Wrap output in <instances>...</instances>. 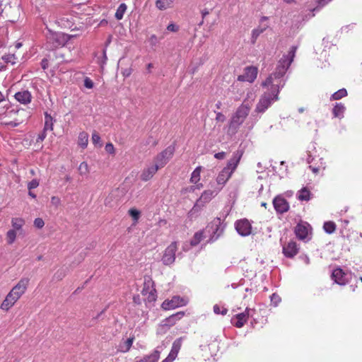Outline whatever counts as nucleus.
I'll use <instances>...</instances> for the list:
<instances>
[{
	"instance_id": "obj_61",
	"label": "nucleus",
	"mask_w": 362,
	"mask_h": 362,
	"mask_svg": "<svg viewBox=\"0 0 362 362\" xmlns=\"http://www.w3.org/2000/svg\"><path fill=\"white\" fill-rule=\"evenodd\" d=\"M216 119L217 121L224 122L226 119V117L221 112H218L216 114Z\"/></svg>"
},
{
	"instance_id": "obj_21",
	"label": "nucleus",
	"mask_w": 362,
	"mask_h": 362,
	"mask_svg": "<svg viewBox=\"0 0 362 362\" xmlns=\"http://www.w3.org/2000/svg\"><path fill=\"white\" fill-rule=\"evenodd\" d=\"M15 98L23 104H28L31 100V94L28 90L20 91L15 94Z\"/></svg>"
},
{
	"instance_id": "obj_9",
	"label": "nucleus",
	"mask_w": 362,
	"mask_h": 362,
	"mask_svg": "<svg viewBox=\"0 0 362 362\" xmlns=\"http://www.w3.org/2000/svg\"><path fill=\"white\" fill-rule=\"evenodd\" d=\"M122 192L119 188L112 190L105 197L104 204L110 208L116 206L119 202Z\"/></svg>"
},
{
	"instance_id": "obj_16",
	"label": "nucleus",
	"mask_w": 362,
	"mask_h": 362,
	"mask_svg": "<svg viewBox=\"0 0 362 362\" xmlns=\"http://www.w3.org/2000/svg\"><path fill=\"white\" fill-rule=\"evenodd\" d=\"M214 197V191H212V190L204 191L202 194L199 199L196 202L193 209H196L197 208H201L206 203H208Z\"/></svg>"
},
{
	"instance_id": "obj_37",
	"label": "nucleus",
	"mask_w": 362,
	"mask_h": 362,
	"mask_svg": "<svg viewBox=\"0 0 362 362\" xmlns=\"http://www.w3.org/2000/svg\"><path fill=\"white\" fill-rule=\"evenodd\" d=\"M66 276V272L63 269H58L53 275L52 279L53 281H61Z\"/></svg>"
},
{
	"instance_id": "obj_8",
	"label": "nucleus",
	"mask_w": 362,
	"mask_h": 362,
	"mask_svg": "<svg viewBox=\"0 0 362 362\" xmlns=\"http://www.w3.org/2000/svg\"><path fill=\"white\" fill-rule=\"evenodd\" d=\"M176 251L177 243L173 242L165 249L162 257V262L165 265H170L175 262Z\"/></svg>"
},
{
	"instance_id": "obj_3",
	"label": "nucleus",
	"mask_w": 362,
	"mask_h": 362,
	"mask_svg": "<svg viewBox=\"0 0 362 362\" xmlns=\"http://www.w3.org/2000/svg\"><path fill=\"white\" fill-rule=\"evenodd\" d=\"M279 92V84L272 85L271 87V93H265L260 98L256 107V111L258 112H263L271 105L272 100H278V93Z\"/></svg>"
},
{
	"instance_id": "obj_29",
	"label": "nucleus",
	"mask_w": 362,
	"mask_h": 362,
	"mask_svg": "<svg viewBox=\"0 0 362 362\" xmlns=\"http://www.w3.org/2000/svg\"><path fill=\"white\" fill-rule=\"evenodd\" d=\"M24 224L25 221L21 218H13L11 220V225L15 230L21 229Z\"/></svg>"
},
{
	"instance_id": "obj_47",
	"label": "nucleus",
	"mask_w": 362,
	"mask_h": 362,
	"mask_svg": "<svg viewBox=\"0 0 362 362\" xmlns=\"http://www.w3.org/2000/svg\"><path fill=\"white\" fill-rule=\"evenodd\" d=\"M156 291L155 290V291L153 292H149L148 293V294L146 296V300L149 302V303H152V302H154L156 300Z\"/></svg>"
},
{
	"instance_id": "obj_1",
	"label": "nucleus",
	"mask_w": 362,
	"mask_h": 362,
	"mask_svg": "<svg viewBox=\"0 0 362 362\" xmlns=\"http://www.w3.org/2000/svg\"><path fill=\"white\" fill-rule=\"evenodd\" d=\"M29 281L30 279L28 278H22L7 294L1 305V308L4 310H9V308H11L25 293L29 284Z\"/></svg>"
},
{
	"instance_id": "obj_12",
	"label": "nucleus",
	"mask_w": 362,
	"mask_h": 362,
	"mask_svg": "<svg viewBox=\"0 0 362 362\" xmlns=\"http://www.w3.org/2000/svg\"><path fill=\"white\" fill-rule=\"evenodd\" d=\"M257 69L255 66H247L245 69L243 74L238 76V80L240 81H247L252 83L257 78Z\"/></svg>"
},
{
	"instance_id": "obj_45",
	"label": "nucleus",
	"mask_w": 362,
	"mask_h": 362,
	"mask_svg": "<svg viewBox=\"0 0 362 362\" xmlns=\"http://www.w3.org/2000/svg\"><path fill=\"white\" fill-rule=\"evenodd\" d=\"M92 141L95 145H99L100 146H102V144L100 143V136L96 132H94L92 134Z\"/></svg>"
},
{
	"instance_id": "obj_15",
	"label": "nucleus",
	"mask_w": 362,
	"mask_h": 362,
	"mask_svg": "<svg viewBox=\"0 0 362 362\" xmlns=\"http://www.w3.org/2000/svg\"><path fill=\"white\" fill-rule=\"evenodd\" d=\"M160 169V168L155 163L151 166L144 168L140 175V178L143 181H148L151 180L153 175L157 173V171Z\"/></svg>"
},
{
	"instance_id": "obj_62",
	"label": "nucleus",
	"mask_w": 362,
	"mask_h": 362,
	"mask_svg": "<svg viewBox=\"0 0 362 362\" xmlns=\"http://www.w3.org/2000/svg\"><path fill=\"white\" fill-rule=\"evenodd\" d=\"M225 152H219L214 155V157L217 159H223L225 158Z\"/></svg>"
},
{
	"instance_id": "obj_32",
	"label": "nucleus",
	"mask_w": 362,
	"mask_h": 362,
	"mask_svg": "<svg viewBox=\"0 0 362 362\" xmlns=\"http://www.w3.org/2000/svg\"><path fill=\"white\" fill-rule=\"evenodd\" d=\"M127 10V5L124 3L121 4L115 13V18L117 20H121L123 18L124 13Z\"/></svg>"
},
{
	"instance_id": "obj_30",
	"label": "nucleus",
	"mask_w": 362,
	"mask_h": 362,
	"mask_svg": "<svg viewBox=\"0 0 362 362\" xmlns=\"http://www.w3.org/2000/svg\"><path fill=\"white\" fill-rule=\"evenodd\" d=\"M88 135L86 132H81L78 136V145L82 148H86L88 145Z\"/></svg>"
},
{
	"instance_id": "obj_26",
	"label": "nucleus",
	"mask_w": 362,
	"mask_h": 362,
	"mask_svg": "<svg viewBox=\"0 0 362 362\" xmlns=\"http://www.w3.org/2000/svg\"><path fill=\"white\" fill-rule=\"evenodd\" d=\"M173 1L171 0H157L156 1V7L161 11L165 10L168 8L171 7Z\"/></svg>"
},
{
	"instance_id": "obj_17",
	"label": "nucleus",
	"mask_w": 362,
	"mask_h": 362,
	"mask_svg": "<svg viewBox=\"0 0 362 362\" xmlns=\"http://www.w3.org/2000/svg\"><path fill=\"white\" fill-rule=\"evenodd\" d=\"M298 249L295 242L291 241L283 247V252L287 257H293L298 253Z\"/></svg>"
},
{
	"instance_id": "obj_34",
	"label": "nucleus",
	"mask_w": 362,
	"mask_h": 362,
	"mask_svg": "<svg viewBox=\"0 0 362 362\" xmlns=\"http://www.w3.org/2000/svg\"><path fill=\"white\" fill-rule=\"evenodd\" d=\"M324 230L329 234L334 233L336 230V224L332 221H327L324 223Z\"/></svg>"
},
{
	"instance_id": "obj_54",
	"label": "nucleus",
	"mask_w": 362,
	"mask_h": 362,
	"mask_svg": "<svg viewBox=\"0 0 362 362\" xmlns=\"http://www.w3.org/2000/svg\"><path fill=\"white\" fill-rule=\"evenodd\" d=\"M281 300V298L276 293L272 294L271 296V301L274 304V305H277L278 303Z\"/></svg>"
},
{
	"instance_id": "obj_13",
	"label": "nucleus",
	"mask_w": 362,
	"mask_h": 362,
	"mask_svg": "<svg viewBox=\"0 0 362 362\" xmlns=\"http://www.w3.org/2000/svg\"><path fill=\"white\" fill-rule=\"evenodd\" d=\"M74 18L71 15H64L57 20V23L63 28L71 29V31L77 30V27L74 26Z\"/></svg>"
},
{
	"instance_id": "obj_11",
	"label": "nucleus",
	"mask_w": 362,
	"mask_h": 362,
	"mask_svg": "<svg viewBox=\"0 0 362 362\" xmlns=\"http://www.w3.org/2000/svg\"><path fill=\"white\" fill-rule=\"evenodd\" d=\"M273 205L276 212L281 214L288 211L289 209L288 202L286 199L279 195L274 199Z\"/></svg>"
},
{
	"instance_id": "obj_48",
	"label": "nucleus",
	"mask_w": 362,
	"mask_h": 362,
	"mask_svg": "<svg viewBox=\"0 0 362 362\" xmlns=\"http://www.w3.org/2000/svg\"><path fill=\"white\" fill-rule=\"evenodd\" d=\"M157 144L158 141L155 139L152 136H149L145 141V145H151L152 146H156Z\"/></svg>"
},
{
	"instance_id": "obj_36",
	"label": "nucleus",
	"mask_w": 362,
	"mask_h": 362,
	"mask_svg": "<svg viewBox=\"0 0 362 362\" xmlns=\"http://www.w3.org/2000/svg\"><path fill=\"white\" fill-rule=\"evenodd\" d=\"M202 168L200 166L195 168L192 172L190 181L193 183H197L200 180V173Z\"/></svg>"
},
{
	"instance_id": "obj_46",
	"label": "nucleus",
	"mask_w": 362,
	"mask_h": 362,
	"mask_svg": "<svg viewBox=\"0 0 362 362\" xmlns=\"http://www.w3.org/2000/svg\"><path fill=\"white\" fill-rule=\"evenodd\" d=\"M227 311L228 310L224 308L221 310L220 307L218 305H215L214 306V312L216 315L221 314L222 315H225L227 314Z\"/></svg>"
},
{
	"instance_id": "obj_50",
	"label": "nucleus",
	"mask_w": 362,
	"mask_h": 362,
	"mask_svg": "<svg viewBox=\"0 0 362 362\" xmlns=\"http://www.w3.org/2000/svg\"><path fill=\"white\" fill-rule=\"evenodd\" d=\"M250 309H246L245 312L243 313H238L236 315H235L233 317H249L250 315H253L252 313H250Z\"/></svg>"
},
{
	"instance_id": "obj_35",
	"label": "nucleus",
	"mask_w": 362,
	"mask_h": 362,
	"mask_svg": "<svg viewBox=\"0 0 362 362\" xmlns=\"http://www.w3.org/2000/svg\"><path fill=\"white\" fill-rule=\"evenodd\" d=\"M347 95V91L345 88H342L335 92L332 95L331 99L334 100H339Z\"/></svg>"
},
{
	"instance_id": "obj_22",
	"label": "nucleus",
	"mask_w": 362,
	"mask_h": 362,
	"mask_svg": "<svg viewBox=\"0 0 362 362\" xmlns=\"http://www.w3.org/2000/svg\"><path fill=\"white\" fill-rule=\"evenodd\" d=\"M134 340V336L132 335L124 341H121L118 346V351L123 353L129 351L132 346Z\"/></svg>"
},
{
	"instance_id": "obj_14",
	"label": "nucleus",
	"mask_w": 362,
	"mask_h": 362,
	"mask_svg": "<svg viewBox=\"0 0 362 362\" xmlns=\"http://www.w3.org/2000/svg\"><path fill=\"white\" fill-rule=\"evenodd\" d=\"M185 303V300L182 298H180L179 296H174L171 300H165L162 303V308L164 310H170L184 305Z\"/></svg>"
},
{
	"instance_id": "obj_4",
	"label": "nucleus",
	"mask_w": 362,
	"mask_h": 362,
	"mask_svg": "<svg viewBox=\"0 0 362 362\" xmlns=\"http://www.w3.org/2000/svg\"><path fill=\"white\" fill-rule=\"evenodd\" d=\"M1 14L10 22L16 21L21 14L20 4L18 0H10L4 5Z\"/></svg>"
},
{
	"instance_id": "obj_7",
	"label": "nucleus",
	"mask_w": 362,
	"mask_h": 362,
	"mask_svg": "<svg viewBox=\"0 0 362 362\" xmlns=\"http://www.w3.org/2000/svg\"><path fill=\"white\" fill-rule=\"evenodd\" d=\"M77 35H68L64 33H52L49 40L52 41L53 47L64 46L71 38Z\"/></svg>"
},
{
	"instance_id": "obj_52",
	"label": "nucleus",
	"mask_w": 362,
	"mask_h": 362,
	"mask_svg": "<svg viewBox=\"0 0 362 362\" xmlns=\"http://www.w3.org/2000/svg\"><path fill=\"white\" fill-rule=\"evenodd\" d=\"M39 185V182L34 179L28 183V187L29 190L36 188Z\"/></svg>"
},
{
	"instance_id": "obj_39",
	"label": "nucleus",
	"mask_w": 362,
	"mask_h": 362,
	"mask_svg": "<svg viewBox=\"0 0 362 362\" xmlns=\"http://www.w3.org/2000/svg\"><path fill=\"white\" fill-rule=\"evenodd\" d=\"M247 322V318H231L230 322L236 327H242Z\"/></svg>"
},
{
	"instance_id": "obj_18",
	"label": "nucleus",
	"mask_w": 362,
	"mask_h": 362,
	"mask_svg": "<svg viewBox=\"0 0 362 362\" xmlns=\"http://www.w3.org/2000/svg\"><path fill=\"white\" fill-rule=\"evenodd\" d=\"M345 273L340 268L334 269L332 272V277L334 281L339 285H345L346 281L344 278Z\"/></svg>"
},
{
	"instance_id": "obj_53",
	"label": "nucleus",
	"mask_w": 362,
	"mask_h": 362,
	"mask_svg": "<svg viewBox=\"0 0 362 362\" xmlns=\"http://www.w3.org/2000/svg\"><path fill=\"white\" fill-rule=\"evenodd\" d=\"M84 86L87 88H92L93 87V83L89 78H86L84 80Z\"/></svg>"
},
{
	"instance_id": "obj_44",
	"label": "nucleus",
	"mask_w": 362,
	"mask_h": 362,
	"mask_svg": "<svg viewBox=\"0 0 362 362\" xmlns=\"http://www.w3.org/2000/svg\"><path fill=\"white\" fill-rule=\"evenodd\" d=\"M129 214L134 221H137L140 217V211L135 209H129Z\"/></svg>"
},
{
	"instance_id": "obj_23",
	"label": "nucleus",
	"mask_w": 362,
	"mask_h": 362,
	"mask_svg": "<svg viewBox=\"0 0 362 362\" xmlns=\"http://www.w3.org/2000/svg\"><path fill=\"white\" fill-rule=\"evenodd\" d=\"M232 173L230 171H228V168H223L216 178L218 184L224 185L230 177Z\"/></svg>"
},
{
	"instance_id": "obj_57",
	"label": "nucleus",
	"mask_w": 362,
	"mask_h": 362,
	"mask_svg": "<svg viewBox=\"0 0 362 362\" xmlns=\"http://www.w3.org/2000/svg\"><path fill=\"white\" fill-rule=\"evenodd\" d=\"M167 30L170 32H177L178 30V26L173 23H170L168 25Z\"/></svg>"
},
{
	"instance_id": "obj_28",
	"label": "nucleus",
	"mask_w": 362,
	"mask_h": 362,
	"mask_svg": "<svg viewBox=\"0 0 362 362\" xmlns=\"http://www.w3.org/2000/svg\"><path fill=\"white\" fill-rule=\"evenodd\" d=\"M345 107L341 103H337L332 110L333 115L335 117H341L344 112Z\"/></svg>"
},
{
	"instance_id": "obj_10",
	"label": "nucleus",
	"mask_w": 362,
	"mask_h": 362,
	"mask_svg": "<svg viewBox=\"0 0 362 362\" xmlns=\"http://www.w3.org/2000/svg\"><path fill=\"white\" fill-rule=\"evenodd\" d=\"M235 229L240 235L246 236L251 233L252 226L247 219L244 218L235 222Z\"/></svg>"
},
{
	"instance_id": "obj_64",
	"label": "nucleus",
	"mask_w": 362,
	"mask_h": 362,
	"mask_svg": "<svg viewBox=\"0 0 362 362\" xmlns=\"http://www.w3.org/2000/svg\"><path fill=\"white\" fill-rule=\"evenodd\" d=\"M209 12L207 10H203L202 11V18H204L207 15H209Z\"/></svg>"
},
{
	"instance_id": "obj_41",
	"label": "nucleus",
	"mask_w": 362,
	"mask_h": 362,
	"mask_svg": "<svg viewBox=\"0 0 362 362\" xmlns=\"http://www.w3.org/2000/svg\"><path fill=\"white\" fill-rule=\"evenodd\" d=\"M45 119H46V120H45V127H44L43 130H45V131L52 130L53 129L52 118L46 114Z\"/></svg>"
},
{
	"instance_id": "obj_24",
	"label": "nucleus",
	"mask_w": 362,
	"mask_h": 362,
	"mask_svg": "<svg viewBox=\"0 0 362 362\" xmlns=\"http://www.w3.org/2000/svg\"><path fill=\"white\" fill-rule=\"evenodd\" d=\"M295 233L299 239L303 240L308 235V228L303 224L298 223L295 228Z\"/></svg>"
},
{
	"instance_id": "obj_51",
	"label": "nucleus",
	"mask_w": 362,
	"mask_h": 362,
	"mask_svg": "<svg viewBox=\"0 0 362 362\" xmlns=\"http://www.w3.org/2000/svg\"><path fill=\"white\" fill-rule=\"evenodd\" d=\"M51 203L55 207H58L59 206L60 203H61V199L58 197L53 196L51 198Z\"/></svg>"
},
{
	"instance_id": "obj_40",
	"label": "nucleus",
	"mask_w": 362,
	"mask_h": 362,
	"mask_svg": "<svg viewBox=\"0 0 362 362\" xmlns=\"http://www.w3.org/2000/svg\"><path fill=\"white\" fill-rule=\"evenodd\" d=\"M203 237V233L202 231H199L196 233L191 240V245L195 246L198 245L202 240Z\"/></svg>"
},
{
	"instance_id": "obj_38",
	"label": "nucleus",
	"mask_w": 362,
	"mask_h": 362,
	"mask_svg": "<svg viewBox=\"0 0 362 362\" xmlns=\"http://www.w3.org/2000/svg\"><path fill=\"white\" fill-rule=\"evenodd\" d=\"M16 232L15 230H9L7 233H6V240H7V243L9 245H11L14 243V241L16 240Z\"/></svg>"
},
{
	"instance_id": "obj_33",
	"label": "nucleus",
	"mask_w": 362,
	"mask_h": 362,
	"mask_svg": "<svg viewBox=\"0 0 362 362\" xmlns=\"http://www.w3.org/2000/svg\"><path fill=\"white\" fill-rule=\"evenodd\" d=\"M266 29H267V27H264V28H258L254 29L252 30V38H251L252 44H255L256 42V40H257V37H259V35L261 33H262Z\"/></svg>"
},
{
	"instance_id": "obj_55",
	"label": "nucleus",
	"mask_w": 362,
	"mask_h": 362,
	"mask_svg": "<svg viewBox=\"0 0 362 362\" xmlns=\"http://www.w3.org/2000/svg\"><path fill=\"white\" fill-rule=\"evenodd\" d=\"M331 0H316L318 6L315 8L313 11H315L318 8V7H322L326 5L328 2H329Z\"/></svg>"
},
{
	"instance_id": "obj_20",
	"label": "nucleus",
	"mask_w": 362,
	"mask_h": 362,
	"mask_svg": "<svg viewBox=\"0 0 362 362\" xmlns=\"http://www.w3.org/2000/svg\"><path fill=\"white\" fill-rule=\"evenodd\" d=\"M241 156L242 153H240L239 151H237L234 154L233 157L228 161L227 166L224 168H228V171L233 173L240 162Z\"/></svg>"
},
{
	"instance_id": "obj_56",
	"label": "nucleus",
	"mask_w": 362,
	"mask_h": 362,
	"mask_svg": "<svg viewBox=\"0 0 362 362\" xmlns=\"http://www.w3.org/2000/svg\"><path fill=\"white\" fill-rule=\"evenodd\" d=\"M105 151L109 153H113L115 151L113 145L111 143L107 144L105 146Z\"/></svg>"
},
{
	"instance_id": "obj_63",
	"label": "nucleus",
	"mask_w": 362,
	"mask_h": 362,
	"mask_svg": "<svg viewBox=\"0 0 362 362\" xmlns=\"http://www.w3.org/2000/svg\"><path fill=\"white\" fill-rule=\"evenodd\" d=\"M174 360V358H170V356L168 355V357L165 359H164L162 362H172Z\"/></svg>"
},
{
	"instance_id": "obj_19",
	"label": "nucleus",
	"mask_w": 362,
	"mask_h": 362,
	"mask_svg": "<svg viewBox=\"0 0 362 362\" xmlns=\"http://www.w3.org/2000/svg\"><path fill=\"white\" fill-rule=\"evenodd\" d=\"M154 282L152 280V279L148 276H144V287L141 291V294L143 296H146L148 293L155 291V288H153Z\"/></svg>"
},
{
	"instance_id": "obj_42",
	"label": "nucleus",
	"mask_w": 362,
	"mask_h": 362,
	"mask_svg": "<svg viewBox=\"0 0 362 362\" xmlns=\"http://www.w3.org/2000/svg\"><path fill=\"white\" fill-rule=\"evenodd\" d=\"M2 59L4 60L6 63H11V64H16L15 59H16V57L14 54L4 55L2 57Z\"/></svg>"
},
{
	"instance_id": "obj_49",
	"label": "nucleus",
	"mask_w": 362,
	"mask_h": 362,
	"mask_svg": "<svg viewBox=\"0 0 362 362\" xmlns=\"http://www.w3.org/2000/svg\"><path fill=\"white\" fill-rule=\"evenodd\" d=\"M34 226L37 228H43V226H45V222L44 221L42 220V218H37L35 219L34 221Z\"/></svg>"
},
{
	"instance_id": "obj_31",
	"label": "nucleus",
	"mask_w": 362,
	"mask_h": 362,
	"mask_svg": "<svg viewBox=\"0 0 362 362\" xmlns=\"http://www.w3.org/2000/svg\"><path fill=\"white\" fill-rule=\"evenodd\" d=\"M310 191L306 187H304L300 190L298 199L301 201H308L310 200Z\"/></svg>"
},
{
	"instance_id": "obj_59",
	"label": "nucleus",
	"mask_w": 362,
	"mask_h": 362,
	"mask_svg": "<svg viewBox=\"0 0 362 362\" xmlns=\"http://www.w3.org/2000/svg\"><path fill=\"white\" fill-rule=\"evenodd\" d=\"M169 319L170 318H165L164 320L162 321L161 324H160V327H170L172 325L174 324V322H172L170 325L168 324L169 322Z\"/></svg>"
},
{
	"instance_id": "obj_6",
	"label": "nucleus",
	"mask_w": 362,
	"mask_h": 362,
	"mask_svg": "<svg viewBox=\"0 0 362 362\" xmlns=\"http://www.w3.org/2000/svg\"><path fill=\"white\" fill-rule=\"evenodd\" d=\"M290 66H288V64H286V59H281L279 62V64L276 69V71L273 73V74L270 75L265 81L262 82V86H267L269 85H274L273 84V76L275 78H280L286 74V71L289 68Z\"/></svg>"
},
{
	"instance_id": "obj_5",
	"label": "nucleus",
	"mask_w": 362,
	"mask_h": 362,
	"mask_svg": "<svg viewBox=\"0 0 362 362\" xmlns=\"http://www.w3.org/2000/svg\"><path fill=\"white\" fill-rule=\"evenodd\" d=\"M175 151V145L168 146L154 158L153 163H155L160 168H163L173 157Z\"/></svg>"
},
{
	"instance_id": "obj_27",
	"label": "nucleus",
	"mask_w": 362,
	"mask_h": 362,
	"mask_svg": "<svg viewBox=\"0 0 362 362\" xmlns=\"http://www.w3.org/2000/svg\"><path fill=\"white\" fill-rule=\"evenodd\" d=\"M297 50V46H292L291 50L289 51L288 55L284 56V58L281 59H286V64L288 66H290L293 61L295 57L296 52Z\"/></svg>"
},
{
	"instance_id": "obj_25",
	"label": "nucleus",
	"mask_w": 362,
	"mask_h": 362,
	"mask_svg": "<svg viewBox=\"0 0 362 362\" xmlns=\"http://www.w3.org/2000/svg\"><path fill=\"white\" fill-rule=\"evenodd\" d=\"M182 340V338L180 337V338L176 339L173 342L172 349L169 354V356H170V358H174L175 359V358L177 357V354L181 347Z\"/></svg>"
},
{
	"instance_id": "obj_60",
	"label": "nucleus",
	"mask_w": 362,
	"mask_h": 362,
	"mask_svg": "<svg viewBox=\"0 0 362 362\" xmlns=\"http://www.w3.org/2000/svg\"><path fill=\"white\" fill-rule=\"evenodd\" d=\"M42 68L45 70L49 66V61L47 59H43L41 62Z\"/></svg>"
},
{
	"instance_id": "obj_2",
	"label": "nucleus",
	"mask_w": 362,
	"mask_h": 362,
	"mask_svg": "<svg viewBox=\"0 0 362 362\" xmlns=\"http://www.w3.org/2000/svg\"><path fill=\"white\" fill-rule=\"evenodd\" d=\"M250 110V106L248 104L243 103L236 110L235 114L230 119L228 134L234 135L240 126L243 123L246 117L248 116Z\"/></svg>"
},
{
	"instance_id": "obj_43",
	"label": "nucleus",
	"mask_w": 362,
	"mask_h": 362,
	"mask_svg": "<svg viewBox=\"0 0 362 362\" xmlns=\"http://www.w3.org/2000/svg\"><path fill=\"white\" fill-rule=\"evenodd\" d=\"M78 171L81 175L88 174L89 172V170H88V165L87 163H86V162L81 163L78 167Z\"/></svg>"
},
{
	"instance_id": "obj_58",
	"label": "nucleus",
	"mask_w": 362,
	"mask_h": 362,
	"mask_svg": "<svg viewBox=\"0 0 362 362\" xmlns=\"http://www.w3.org/2000/svg\"><path fill=\"white\" fill-rule=\"evenodd\" d=\"M46 137V131L43 130L41 134L38 135L37 138V142L42 141Z\"/></svg>"
}]
</instances>
